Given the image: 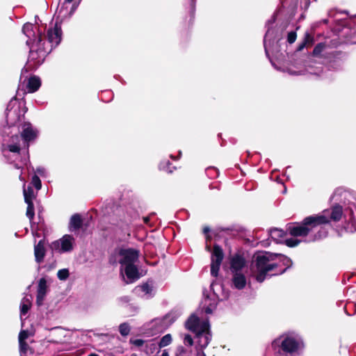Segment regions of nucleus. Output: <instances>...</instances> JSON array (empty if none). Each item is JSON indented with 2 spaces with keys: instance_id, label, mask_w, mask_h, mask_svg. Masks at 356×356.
<instances>
[{
  "instance_id": "f03ea898",
  "label": "nucleus",
  "mask_w": 356,
  "mask_h": 356,
  "mask_svg": "<svg viewBox=\"0 0 356 356\" xmlns=\"http://www.w3.org/2000/svg\"><path fill=\"white\" fill-rule=\"evenodd\" d=\"M349 211L344 214L342 207L336 204L330 210H324L317 215L309 216L304 218L301 223H296L288 227L287 231L293 236H306L305 242H314L327 235V231L323 225L329 224L331 220L338 222L341 219L342 216L349 217Z\"/></svg>"
},
{
  "instance_id": "7ed1b4c3",
  "label": "nucleus",
  "mask_w": 356,
  "mask_h": 356,
  "mask_svg": "<svg viewBox=\"0 0 356 356\" xmlns=\"http://www.w3.org/2000/svg\"><path fill=\"white\" fill-rule=\"evenodd\" d=\"M26 111L22 108L21 102H19L16 98H13L8 104L6 110V122L10 129L11 127L20 126L24 120ZM37 131L33 129L30 122H24L22 124L21 136L29 147V143L37 137Z\"/></svg>"
},
{
  "instance_id": "bf43d9fd",
  "label": "nucleus",
  "mask_w": 356,
  "mask_h": 356,
  "mask_svg": "<svg viewBox=\"0 0 356 356\" xmlns=\"http://www.w3.org/2000/svg\"><path fill=\"white\" fill-rule=\"evenodd\" d=\"M88 356H99V355H97V354L92 353V354H90Z\"/></svg>"
},
{
  "instance_id": "412c9836",
  "label": "nucleus",
  "mask_w": 356,
  "mask_h": 356,
  "mask_svg": "<svg viewBox=\"0 0 356 356\" xmlns=\"http://www.w3.org/2000/svg\"><path fill=\"white\" fill-rule=\"evenodd\" d=\"M215 304L209 297H207L201 303L200 309L202 312L210 314L213 312L215 308Z\"/></svg>"
},
{
  "instance_id": "2eb2a0df",
  "label": "nucleus",
  "mask_w": 356,
  "mask_h": 356,
  "mask_svg": "<svg viewBox=\"0 0 356 356\" xmlns=\"http://www.w3.org/2000/svg\"><path fill=\"white\" fill-rule=\"evenodd\" d=\"M47 286L45 278H40L38 282L36 298V302L38 305H40L42 303V301L47 293Z\"/></svg>"
},
{
  "instance_id": "a19ab883",
  "label": "nucleus",
  "mask_w": 356,
  "mask_h": 356,
  "mask_svg": "<svg viewBox=\"0 0 356 356\" xmlns=\"http://www.w3.org/2000/svg\"><path fill=\"white\" fill-rule=\"evenodd\" d=\"M184 343L185 345L191 346L193 344V338L190 334H185L184 337Z\"/></svg>"
},
{
  "instance_id": "72a5a7b5",
  "label": "nucleus",
  "mask_w": 356,
  "mask_h": 356,
  "mask_svg": "<svg viewBox=\"0 0 356 356\" xmlns=\"http://www.w3.org/2000/svg\"><path fill=\"white\" fill-rule=\"evenodd\" d=\"M206 173L211 178H214L218 176V172L216 168L213 167H209L206 169Z\"/></svg>"
},
{
  "instance_id": "a878e982",
  "label": "nucleus",
  "mask_w": 356,
  "mask_h": 356,
  "mask_svg": "<svg viewBox=\"0 0 356 356\" xmlns=\"http://www.w3.org/2000/svg\"><path fill=\"white\" fill-rule=\"evenodd\" d=\"M159 348H160L159 347V344H156L153 341H147L145 343V350L147 354H153L154 352L157 351Z\"/></svg>"
},
{
  "instance_id": "4c0bfd02",
  "label": "nucleus",
  "mask_w": 356,
  "mask_h": 356,
  "mask_svg": "<svg viewBox=\"0 0 356 356\" xmlns=\"http://www.w3.org/2000/svg\"><path fill=\"white\" fill-rule=\"evenodd\" d=\"M296 38H297L296 32V31H291V32H289L288 33L287 42L289 44H292V43H293L296 41Z\"/></svg>"
},
{
  "instance_id": "bb28decb",
  "label": "nucleus",
  "mask_w": 356,
  "mask_h": 356,
  "mask_svg": "<svg viewBox=\"0 0 356 356\" xmlns=\"http://www.w3.org/2000/svg\"><path fill=\"white\" fill-rule=\"evenodd\" d=\"M172 342V337L170 334L164 335L159 343V348H163L168 346Z\"/></svg>"
},
{
  "instance_id": "7c9ffc66",
  "label": "nucleus",
  "mask_w": 356,
  "mask_h": 356,
  "mask_svg": "<svg viewBox=\"0 0 356 356\" xmlns=\"http://www.w3.org/2000/svg\"><path fill=\"white\" fill-rule=\"evenodd\" d=\"M119 331L121 335L127 336L130 332L129 325L127 323H122L119 326Z\"/></svg>"
},
{
  "instance_id": "13d9d810",
  "label": "nucleus",
  "mask_w": 356,
  "mask_h": 356,
  "mask_svg": "<svg viewBox=\"0 0 356 356\" xmlns=\"http://www.w3.org/2000/svg\"><path fill=\"white\" fill-rule=\"evenodd\" d=\"M263 245H266L268 243H266L264 241H261Z\"/></svg>"
},
{
  "instance_id": "ea45409f",
  "label": "nucleus",
  "mask_w": 356,
  "mask_h": 356,
  "mask_svg": "<svg viewBox=\"0 0 356 356\" xmlns=\"http://www.w3.org/2000/svg\"><path fill=\"white\" fill-rule=\"evenodd\" d=\"M31 306V305L21 303L20 304V313H21V315H26L28 313Z\"/></svg>"
},
{
  "instance_id": "c756f323",
  "label": "nucleus",
  "mask_w": 356,
  "mask_h": 356,
  "mask_svg": "<svg viewBox=\"0 0 356 356\" xmlns=\"http://www.w3.org/2000/svg\"><path fill=\"white\" fill-rule=\"evenodd\" d=\"M31 184L37 191H39L42 187L41 181L39 177L36 175L33 176Z\"/></svg>"
},
{
  "instance_id": "2f4dec72",
  "label": "nucleus",
  "mask_w": 356,
  "mask_h": 356,
  "mask_svg": "<svg viewBox=\"0 0 356 356\" xmlns=\"http://www.w3.org/2000/svg\"><path fill=\"white\" fill-rule=\"evenodd\" d=\"M312 38L310 37L309 34L307 33L305 35L304 40L299 44L298 50L302 51L305 47L306 44L308 42H312Z\"/></svg>"
},
{
  "instance_id": "4468645a",
  "label": "nucleus",
  "mask_w": 356,
  "mask_h": 356,
  "mask_svg": "<svg viewBox=\"0 0 356 356\" xmlns=\"http://www.w3.org/2000/svg\"><path fill=\"white\" fill-rule=\"evenodd\" d=\"M123 270L129 280L127 283L133 282L139 278L138 270L135 264L121 266V271L122 272Z\"/></svg>"
},
{
  "instance_id": "e433bc0d",
  "label": "nucleus",
  "mask_w": 356,
  "mask_h": 356,
  "mask_svg": "<svg viewBox=\"0 0 356 356\" xmlns=\"http://www.w3.org/2000/svg\"><path fill=\"white\" fill-rule=\"evenodd\" d=\"M20 355L24 356L26 353L28 349V344L26 342H19Z\"/></svg>"
},
{
  "instance_id": "9d476101",
  "label": "nucleus",
  "mask_w": 356,
  "mask_h": 356,
  "mask_svg": "<svg viewBox=\"0 0 356 356\" xmlns=\"http://www.w3.org/2000/svg\"><path fill=\"white\" fill-rule=\"evenodd\" d=\"M118 254L120 257L118 261L121 266L135 264L139 257V252L131 248L120 249L118 250Z\"/></svg>"
},
{
  "instance_id": "c9c22d12",
  "label": "nucleus",
  "mask_w": 356,
  "mask_h": 356,
  "mask_svg": "<svg viewBox=\"0 0 356 356\" xmlns=\"http://www.w3.org/2000/svg\"><path fill=\"white\" fill-rule=\"evenodd\" d=\"M170 163L169 161L162 162L159 165L160 170L166 171L168 172H172V170L170 168Z\"/></svg>"
},
{
  "instance_id": "864d4df0",
  "label": "nucleus",
  "mask_w": 356,
  "mask_h": 356,
  "mask_svg": "<svg viewBox=\"0 0 356 356\" xmlns=\"http://www.w3.org/2000/svg\"><path fill=\"white\" fill-rule=\"evenodd\" d=\"M76 6H75L74 5H73V6H72V9H71V10H70V13H69V17H70V16L73 14V13H74V10H76Z\"/></svg>"
},
{
  "instance_id": "b1692460",
  "label": "nucleus",
  "mask_w": 356,
  "mask_h": 356,
  "mask_svg": "<svg viewBox=\"0 0 356 356\" xmlns=\"http://www.w3.org/2000/svg\"><path fill=\"white\" fill-rule=\"evenodd\" d=\"M345 221L348 227H351V231L356 232V210L354 211L350 210L349 212V217L345 215Z\"/></svg>"
},
{
  "instance_id": "a18cd8bd",
  "label": "nucleus",
  "mask_w": 356,
  "mask_h": 356,
  "mask_svg": "<svg viewBox=\"0 0 356 356\" xmlns=\"http://www.w3.org/2000/svg\"><path fill=\"white\" fill-rule=\"evenodd\" d=\"M322 48H323V44H318L314 49V54L316 55V54H318L321 53V50H322Z\"/></svg>"
},
{
  "instance_id": "3c124183",
  "label": "nucleus",
  "mask_w": 356,
  "mask_h": 356,
  "mask_svg": "<svg viewBox=\"0 0 356 356\" xmlns=\"http://www.w3.org/2000/svg\"><path fill=\"white\" fill-rule=\"evenodd\" d=\"M150 218H151L150 216H149L143 217V222H144V223H145L147 225H149V224Z\"/></svg>"
},
{
  "instance_id": "cd10ccee",
  "label": "nucleus",
  "mask_w": 356,
  "mask_h": 356,
  "mask_svg": "<svg viewBox=\"0 0 356 356\" xmlns=\"http://www.w3.org/2000/svg\"><path fill=\"white\" fill-rule=\"evenodd\" d=\"M27 204L26 216L30 220H32L34 218V205L33 202H26Z\"/></svg>"
},
{
  "instance_id": "6e6552de",
  "label": "nucleus",
  "mask_w": 356,
  "mask_h": 356,
  "mask_svg": "<svg viewBox=\"0 0 356 356\" xmlns=\"http://www.w3.org/2000/svg\"><path fill=\"white\" fill-rule=\"evenodd\" d=\"M276 20V14L275 13L271 19L266 22L267 31L264 38V46L266 55L269 58V48L271 44L275 41L279 40L277 31L272 27L273 24Z\"/></svg>"
},
{
  "instance_id": "5fc2aeb1",
  "label": "nucleus",
  "mask_w": 356,
  "mask_h": 356,
  "mask_svg": "<svg viewBox=\"0 0 356 356\" xmlns=\"http://www.w3.org/2000/svg\"><path fill=\"white\" fill-rule=\"evenodd\" d=\"M161 356H169L168 353L165 350L163 351Z\"/></svg>"
},
{
  "instance_id": "473e14b6",
  "label": "nucleus",
  "mask_w": 356,
  "mask_h": 356,
  "mask_svg": "<svg viewBox=\"0 0 356 356\" xmlns=\"http://www.w3.org/2000/svg\"><path fill=\"white\" fill-rule=\"evenodd\" d=\"M216 287H218L220 289H222V287L221 285H218L217 284H215V283H212L211 284V290L213 291V293L216 296V297L220 300H222L223 299H226L227 298V295H222V297H220V296L218 294H217V293L216 292Z\"/></svg>"
},
{
  "instance_id": "680f3d73",
  "label": "nucleus",
  "mask_w": 356,
  "mask_h": 356,
  "mask_svg": "<svg viewBox=\"0 0 356 356\" xmlns=\"http://www.w3.org/2000/svg\"><path fill=\"white\" fill-rule=\"evenodd\" d=\"M202 356H206L204 352L202 353Z\"/></svg>"
},
{
  "instance_id": "6e6d98bb",
  "label": "nucleus",
  "mask_w": 356,
  "mask_h": 356,
  "mask_svg": "<svg viewBox=\"0 0 356 356\" xmlns=\"http://www.w3.org/2000/svg\"><path fill=\"white\" fill-rule=\"evenodd\" d=\"M210 231L209 227H204V232L206 234Z\"/></svg>"
},
{
  "instance_id": "37998d69",
  "label": "nucleus",
  "mask_w": 356,
  "mask_h": 356,
  "mask_svg": "<svg viewBox=\"0 0 356 356\" xmlns=\"http://www.w3.org/2000/svg\"><path fill=\"white\" fill-rule=\"evenodd\" d=\"M147 341H144L143 339H135V340H133L131 341V343L137 346V347H142L144 345L145 346V343Z\"/></svg>"
},
{
  "instance_id": "de8ad7c7",
  "label": "nucleus",
  "mask_w": 356,
  "mask_h": 356,
  "mask_svg": "<svg viewBox=\"0 0 356 356\" xmlns=\"http://www.w3.org/2000/svg\"><path fill=\"white\" fill-rule=\"evenodd\" d=\"M36 172L38 173L40 175L43 176L45 172V169L42 167L37 168Z\"/></svg>"
},
{
  "instance_id": "a211bd4d",
  "label": "nucleus",
  "mask_w": 356,
  "mask_h": 356,
  "mask_svg": "<svg viewBox=\"0 0 356 356\" xmlns=\"http://www.w3.org/2000/svg\"><path fill=\"white\" fill-rule=\"evenodd\" d=\"M278 261L280 262H282L283 265L286 266V267L282 270L276 269V271L275 273H273L270 275H277L284 273L286 270V269L291 266L292 264L291 260L289 257L282 254H277V261L278 262Z\"/></svg>"
},
{
  "instance_id": "f257e3e1",
  "label": "nucleus",
  "mask_w": 356,
  "mask_h": 356,
  "mask_svg": "<svg viewBox=\"0 0 356 356\" xmlns=\"http://www.w3.org/2000/svg\"><path fill=\"white\" fill-rule=\"evenodd\" d=\"M44 28L39 27L31 23H26L22 27V32L26 36V44L30 48L29 56L22 74L29 70H33L40 65L53 47L58 46L62 39V30L56 21L53 28L47 31L44 35Z\"/></svg>"
},
{
  "instance_id": "f3484780",
  "label": "nucleus",
  "mask_w": 356,
  "mask_h": 356,
  "mask_svg": "<svg viewBox=\"0 0 356 356\" xmlns=\"http://www.w3.org/2000/svg\"><path fill=\"white\" fill-rule=\"evenodd\" d=\"M34 254L37 263L40 264L42 262L45 256L44 244L42 240H40L36 245H35Z\"/></svg>"
},
{
  "instance_id": "052dcab7",
  "label": "nucleus",
  "mask_w": 356,
  "mask_h": 356,
  "mask_svg": "<svg viewBox=\"0 0 356 356\" xmlns=\"http://www.w3.org/2000/svg\"><path fill=\"white\" fill-rule=\"evenodd\" d=\"M110 262H111V263H115V261H113V260H112V259H110Z\"/></svg>"
},
{
  "instance_id": "79ce46f5",
  "label": "nucleus",
  "mask_w": 356,
  "mask_h": 356,
  "mask_svg": "<svg viewBox=\"0 0 356 356\" xmlns=\"http://www.w3.org/2000/svg\"><path fill=\"white\" fill-rule=\"evenodd\" d=\"M32 299L33 298L31 295L26 294L25 296L22 298L21 303L31 305Z\"/></svg>"
},
{
  "instance_id": "49530a36",
  "label": "nucleus",
  "mask_w": 356,
  "mask_h": 356,
  "mask_svg": "<svg viewBox=\"0 0 356 356\" xmlns=\"http://www.w3.org/2000/svg\"><path fill=\"white\" fill-rule=\"evenodd\" d=\"M179 353L176 355V356H190L188 353L184 349V348H181L179 350Z\"/></svg>"
},
{
  "instance_id": "f8f14e48",
  "label": "nucleus",
  "mask_w": 356,
  "mask_h": 356,
  "mask_svg": "<svg viewBox=\"0 0 356 356\" xmlns=\"http://www.w3.org/2000/svg\"><path fill=\"white\" fill-rule=\"evenodd\" d=\"M232 273H245L248 270L245 258L240 254L234 255L230 261Z\"/></svg>"
},
{
  "instance_id": "39448f33",
  "label": "nucleus",
  "mask_w": 356,
  "mask_h": 356,
  "mask_svg": "<svg viewBox=\"0 0 356 356\" xmlns=\"http://www.w3.org/2000/svg\"><path fill=\"white\" fill-rule=\"evenodd\" d=\"M186 329L195 334L198 347L203 350L211 340L210 325L208 319H201L195 314H193L185 323Z\"/></svg>"
},
{
  "instance_id": "0eeeda50",
  "label": "nucleus",
  "mask_w": 356,
  "mask_h": 356,
  "mask_svg": "<svg viewBox=\"0 0 356 356\" xmlns=\"http://www.w3.org/2000/svg\"><path fill=\"white\" fill-rule=\"evenodd\" d=\"M272 347L275 350L280 348L284 353L296 356L299 354L303 344L300 339L291 336H282L272 342Z\"/></svg>"
},
{
  "instance_id": "393cba45",
  "label": "nucleus",
  "mask_w": 356,
  "mask_h": 356,
  "mask_svg": "<svg viewBox=\"0 0 356 356\" xmlns=\"http://www.w3.org/2000/svg\"><path fill=\"white\" fill-rule=\"evenodd\" d=\"M136 290L140 291L142 293H143V296L145 297V298H149L154 295L153 286L148 283H145L141 286H138Z\"/></svg>"
},
{
  "instance_id": "20e7f679",
  "label": "nucleus",
  "mask_w": 356,
  "mask_h": 356,
  "mask_svg": "<svg viewBox=\"0 0 356 356\" xmlns=\"http://www.w3.org/2000/svg\"><path fill=\"white\" fill-rule=\"evenodd\" d=\"M277 254L268 252H259L254 256L252 270L257 282H262L266 277H271L280 266L277 261Z\"/></svg>"
},
{
  "instance_id": "dca6fc26",
  "label": "nucleus",
  "mask_w": 356,
  "mask_h": 356,
  "mask_svg": "<svg viewBox=\"0 0 356 356\" xmlns=\"http://www.w3.org/2000/svg\"><path fill=\"white\" fill-rule=\"evenodd\" d=\"M232 284L236 289L241 290L245 288L247 284L245 273H232Z\"/></svg>"
},
{
  "instance_id": "9b49d317",
  "label": "nucleus",
  "mask_w": 356,
  "mask_h": 356,
  "mask_svg": "<svg viewBox=\"0 0 356 356\" xmlns=\"http://www.w3.org/2000/svg\"><path fill=\"white\" fill-rule=\"evenodd\" d=\"M74 238L69 234L64 235L60 240L56 241L51 243L53 250L58 252H70L73 249Z\"/></svg>"
},
{
  "instance_id": "4be33fe9",
  "label": "nucleus",
  "mask_w": 356,
  "mask_h": 356,
  "mask_svg": "<svg viewBox=\"0 0 356 356\" xmlns=\"http://www.w3.org/2000/svg\"><path fill=\"white\" fill-rule=\"evenodd\" d=\"M268 235L276 243H281L282 238L285 236V232L279 229H272L268 232Z\"/></svg>"
},
{
  "instance_id": "6ab92c4d",
  "label": "nucleus",
  "mask_w": 356,
  "mask_h": 356,
  "mask_svg": "<svg viewBox=\"0 0 356 356\" xmlns=\"http://www.w3.org/2000/svg\"><path fill=\"white\" fill-rule=\"evenodd\" d=\"M40 79L38 76H32L29 79L26 87L29 92H34L40 88Z\"/></svg>"
},
{
  "instance_id": "58836bf2",
  "label": "nucleus",
  "mask_w": 356,
  "mask_h": 356,
  "mask_svg": "<svg viewBox=\"0 0 356 356\" xmlns=\"http://www.w3.org/2000/svg\"><path fill=\"white\" fill-rule=\"evenodd\" d=\"M29 337L27 330H22L19 334V342H26L25 340Z\"/></svg>"
},
{
  "instance_id": "c03bdc74",
  "label": "nucleus",
  "mask_w": 356,
  "mask_h": 356,
  "mask_svg": "<svg viewBox=\"0 0 356 356\" xmlns=\"http://www.w3.org/2000/svg\"><path fill=\"white\" fill-rule=\"evenodd\" d=\"M67 13V10L62 6L59 10L58 11V18H63L65 17V14ZM63 19H61L62 20Z\"/></svg>"
},
{
  "instance_id": "c85d7f7f",
  "label": "nucleus",
  "mask_w": 356,
  "mask_h": 356,
  "mask_svg": "<svg viewBox=\"0 0 356 356\" xmlns=\"http://www.w3.org/2000/svg\"><path fill=\"white\" fill-rule=\"evenodd\" d=\"M69 275V270L67 268L60 269L57 273V277L60 280H66Z\"/></svg>"
},
{
  "instance_id": "4d7b16f0",
  "label": "nucleus",
  "mask_w": 356,
  "mask_h": 356,
  "mask_svg": "<svg viewBox=\"0 0 356 356\" xmlns=\"http://www.w3.org/2000/svg\"><path fill=\"white\" fill-rule=\"evenodd\" d=\"M72 1H73V0H65L64 4L66 3H71Z\"/></svg>"
},
{
  "instance_id": "1a4fd4ad",
  "label": "nucleus",
  "mask_w": 356,
  "mask_h": 356,
  "mask_svg": "<svg viewBox=\"0 0 356 356\" xmlns=\"http://www.w3.org/2000/svg\"><path fill=\"white\" fill-rule=\"evenodd\" d=\"M224 258L223 250L221 247L218 245L213 246V251L211 252V275L213 277H216L218 275V271Z\"/></svg>"
},
{
  "instance_id": "603ef678",
  "label": "nucleus",
  "mask_w": 356,
  "mask_h": 356,
  "mask_svg": "<svg viewBox=\"0 0 356 356\" xmlns=\"http://www.w3.org/2000/svg\"><path fill=\"white\" fill-rule=\"evenodd\" d=\"M191 12L192 14H193L195 10V3L196 0H191Z\"/></svg>"
},
{
  "instance_id": "aec40b11",
  "label": "nucleus",
  "mask_w": 356,
  "mask_h": 356,
  "mask_svg": "<svg viewBox=\"0 0 356 356\" xmlns=\"http://www.w3.org/2000/svg\"><path fill=\"white\" fill-rule=\"evenodd\" d=\"M19 178L21 181H24V196L25 202H33V200L35 197V194L31 186H29L26 188H25V181L22 177V173L21 172Z\"/></svg>"
},
{
  "instance_id": "f704fd0d",
  "label": "nucleus",
  "mask_w": 356,
  "mask_h": 356,
  "mask_svg": "<svg viewBox=\"0 0 356 356\" xmlns=\"http://www.w3.org/2000/svg\"><path fill=\"white\" fill-rule=\"evenodd\" d=\"M300 243V240L296 238H288L285 240V244L289 247H295Z\"/></svg>"
},
{
  "instance_id": "09e8293b",
  "label": "nucleus",
  "mask_w": 356,
  "mask_h": 356,
  "mask_svg": "<svg viewBox=\"0 0 356 356\" xmlns=\"http://www.w3.org/2000/svg\"><path fill=\"white\" fill-rule=\"evenodd\" d=\"M342 193L341 188H337L335 190V191L333 193V195H332V198L334 199L337 195H341Z\"/></svg>"
},
{
  "instance_id": "8fccbe9b",
  "label": "nucleus",
  "mask_w": 356,
  "mask_h": 356,
  "mask_svg": "<svg viewBox=\"0 0 356 356\" xmlns=\"http://www.w3.org/2000/svg\"><path fill=\"white\" fill-rule=\"evenodd\" d=\"M120 300L122 302L127 303L130 301L129 296H122L120 298Z\"/></svg>"
},
{
  "instance_id": "5701e85b",
  "label": "nucleus",
  "mask_w": 356,
  "mask_h": 356,
  "mask_svg": "<svg viewBox=\"0 0 356 356\" xmlns=\"http://www.w3.org/2000/svg\"><path fill=\"white\" fill-rule=\"evenodd\" d=\"M82 225V220L79 214H74L71 217L70 222V231H76L81 228Z\"/></svg>"
},
{
  "instance_id": "ddd939ff",
  "label": "nucleus",
  "mask_w": 356,
  "mask_h": 356,
  "mask_svg": "<svg viewBox=\"0 0 356 356\" xmlns=\"http://www.w3.org/2000/svg\"><path fill=\"white\" fill-rule=\"evenodd\" d=\"M175 317L172 314H168L162 318L154 319L152 323L154 325H158V327L156 329V331L163 332L172 325L175 321Z\"/></svg>"
},
{
  "instance_id": "e2e57ef3",
  "label": "nucleus",
  "mask_w": 356,
  "mask_h": 356,
  "mask_svg": "<svg viewBox=\"0 0 356 356\" xmlns=\"http://www.w3.org/2000/svg\"><path fill=\"white\" fill-rule=\"evenodd\" d=\"M207 248L208 249V250H210V248L209 246H207Z\"/></svg>"
},
{
  "instance_id": "423d86ee",
  "label": "nucleus",
  "mask_w": 356,
  "mask_h": 356,
  "mask_svg": "<svg viewBox=\"0 0 356 356\" xmlns=\"http://www.w3.org/2000/svg\"><path fill=\"white\" fill-rule=\"evenodd\" d=\"M1 152L3 156L10 163H14V166L17 169H22L24 165L27 164L29 156L27 158H21L19 141L20 138L17 134L9 137L3 136Z\"/></svg>"
}]
</instances>
